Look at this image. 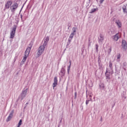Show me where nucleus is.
Returning <instances> with one entry per match:
<instances>
[{"instance_id": "f257e3e1", "label": "nucleus", "mask_w": 127, "mask_h": 127, "mask_svg": "<svg viewBox=\"0 0 127 127\" xmlns=\"http://www.w3.org/2000/svg\"><path fill=\"white\" fill-rule=\"evenodd\" d=\"M28 90V89L26 88L24 89L22 91L21 93L20 94V95L19 96L17 100V102H18V101H19V100H21V101H22V100H23V99H24V98H25V97H26V94H27V90Z\"/></svg>"}, {"instance_id": "f03ea898", "label": "nucleus", "mask_w": 127, "mask_h": 127, "mask_svg": "<svg viewBox=\"0 0 127 127\" xmlns=\"http://www.w3.org/2000/svg\"><path fill=\"white\" fill-rule=\"evenodd\" d=\"M46 48V46H44V45H43L42 46H40V47L38 48V53H37L38 56H40V55H42L43 52H44V49Z\"/></svg>"}, {"instance_id": "7ed1b4c3", "label": "nucleus", "mask_w": 127, "mask_h": 127, "mask_svg": "<svg viewBox=\"0 0 127 127\" xmlns=\"http://www.w3.org/2000/svg\"><path fill=\"white\" fill-rule=\"evenodd\" d=\"M17 7H18V3L16 2L14 3L10 7L11 12L14 13L15 10L17 9Z\"/></svg>"}, {"instance_id": "20e7f679", "label": "nucleus", "mask_w": 127, "mask_h": 127, "mask_svg": "<svg viewBox=\"0 0 127 127\" xmlns=\"http://www.w3.org/2000/svg\"><path fill=\"white\" fill-rule=\"evenodd\" d=\"M17 28V26H16V25H13L12 29L10 32V38L13 39L14 37V35H15V31H16Z\"/></svg>"}, {"instance_id": "39448f33", "label": "nucleus", "mask_w": 127, "mask_h": 127, "mask_svg": "<svg viewBox=\"0 0 127 127\" xmlns=\"http://www.w3.org/2000/svg\"><path fill=\"white\" fill-rule=\"evenodd\" d=\"M13 114H14V110H12L11 113L9 114V115L7 117L6 121L7 122H9L12 119V117H13Z\"/></svg>"}, {"instance_id": "423d86ee", "label": "nucleus", "mask_w": 127, "mask_h": 127, "mask_svg": "<svg viewBox=\"0 0 127 127\" xmlns=\"http://www.w3.org/2000/svg\"><path fill=\"white\" fill-rule=\"evenodd\" d=\"M122 46L123 49H124L125 51H126L127 48V43L126 40H122Z\"/></svg>"}, {"instance_id": "0eeeda50", "label": "nucleus", "mask_w": 127, "mask_h": 127, "mask_svg": "<svg viewBox=\"0 0 127 127\" xmlns=\"http://www.w3.org/2000/svg\"><path fill=\"white\" fill-rule=\"evenodd\" d=\"M12 4V1L9 0L7 1L6 3L5 4V8L8 9L9 8V6Z\"/></svg>"}, {"instance_id": "6e6552de", "label": "nucleus", "mask_w": 127, "mask_h": 127, "mask_svg": "<svg viewBox=\"0 0 127 127\" xmlns=\"http://www.w3.org/2000/svg\"><path fill=\"white\" fill-rule=\"evenodd\" d=\"M48 41H49V37L47 36L44 39V46H47V43H48Z\"/></svg>"}, {"instance_id": "1a4fd4ad", "label": "nucleus", "mask_w": 127, "mask_h": 127, "mask_svg": "<svg viewBox=\"0 0 127 127\" xmlns=\"http://www.w3.org/2000/svg\"><path fill=\"white\" fill-rule=\"evenodd\" d=\"M103 41H104V37L102 34L100 35V36L98 37V42L99 43H103Z\"/></svg>"}, {"instance_id": "9d476101", "label": "nucleus", "mask_w": 127, "mask_h": 127, "mask_svg": "<svg viewBox=\"0 0 127 127\" xmlns=\"http://www.w3.org/2000/svg\"><path fill=\"white\" fill-rule=\"evenodd\" d=\"M58 80H57V76H55L54 77V82L53 84V89H54V87L57 86Z\"/></svg>"}, {"instance_id": "9b49d317", "label": "nucleus", "mask_w": 127, "mask_h": 127, "mask_svg": "<svg viewBox=\"0 0 127 127\" xmlns=\"http://www.w3.org/2000/svg\"><path fill=\"white\" fill-rule=\"evenodd\" d=\"M28 56L27 54H24V56L23 57V59L21 62V64H24V62H25V61H26V59H27V57H28Z\"/></svg>"}, {"instance_id": "f8f14e48", "label": "nucleus", "mask_w": 127, "mask_h": 127, "mask_svg": "<svg viewBox=\"0 0 127 127\" xmlns=\"http://www.w3.org/2000/svg\"><path fill=\"white\" fill-rule=\"evenodd\" d=\"M112 38L113 40H115V41H118V40H119V39L120 38V37H119V34H116L112 37Z\"/></svg>"}, {"instance_id": "ddd939ff", "label": "nucleus", "mask_w": 127, "mask_h": 127, "mask_svg": "<svg viewBox=\"0 0 127 127\" xmlns=\"http://www.w3.org/2000/svg\"><path fill=\"white\" fill-rule=\"evenodd\" d=\"M105 76L106 80H107V82H109L108 80H110L111 79V74L105 72Z\"/></svg>"}, {"instance_id": "4468645a", "label": "nucleus", "mask_w": 127, "mask_h": 127, "mask_svg": "<svg viewBox=\"0 0 127 127\" xmlns=\"http://www.w3.org/2000/svg\"><path fill=\"white\" fill-rule=\"evenodd\" d=\"M115 23H116L117 25L118 26L119 28H121V27H122V22H121V21H120L119 20H116Z\"/></svg>"}, {"instance_id": "2eb2a0df", "label": "nucleus", "mask_w": 127, "mask_h": 127, "mask_svg": "<svg viewBox=\"0 0 127 127\" xmlns=\"http://www.w3.org/2000/svg\"><path fill=\"white\" fill-rule=\"evenodd\" d=\"M30 50H31V49L30 48L27 47L24 54H27V55H29V53H30Z\"/></svg>"}, {"instance_id": "dca6fc26", "label": "nucleus", "mask_w": 127, "mask_h": 127, "mask_svg": "<svg viewBox=\"0 0 127 127\" xmlns=\"http://www.w3.org/2000/svg\"><path fill=\"white\" fill-rule=\"evenodd\" d=\"M123 67L125 71H127V62H124L123 64Z\"/></svg>"}, {"instance_id": "f3484780", "label": "nucleus", "mask_w": 127, "mask_h": 127, "mask_svg": "<svg viewBox=\"0 0 127 127\" xmlns=\"http://www.w3.org/2000/svg\"><path fill=\"white\" fill-rule=\"evenodd\" d=\"M122 8H123V12H124V13H127V6L124 5V6L122 7Z\"/></svg>"}, {"instance_id": "a211bd4d", "label": "nucleus", "mask_w": 127, "mask_h": 127, "mask_svg": "<svg viewBox=\"0 0 127 127\" xmlns=\"http://www.w3.org/2000/svg\"><path fill=\"white\" fill-rule=\"evenodd\" d=\"M61 73L63 74V76H64L65 75V68L64 67H62L61 70Z\"/></svg>"}, {"instance_id": "6ab92c4d", "label": "nucleus", "mask_w": 127, "mask_h": 127, "mask_svg": "<svg viewBox=\"0 0 127 127\" xmlns=\"http://www.w3.org/2000/svg\"><path fill=\"white\" fill-rule=\"evenodd\" d=\"M97 10H98V8L91 9V11L89 13H94V12H95Z\"/></svg>"}, {"instance_id": "aec40b11", "label": "nucleus", "mask_w": 127, "mask_h": 127, "mask_svg": "<svg viewBox=\"0 0 127 127\" xmlns=\"http://www.w3.org/2000/svg\"><path fill=\"white\" fill-rule=\"evenodd\" d=\"M22 125V120H20L18 124V126L17 127H20V126Z\"/></svg>"}, {"instance_id": "412c9836", "label": "nucleus", "mask_w": 127, "mask_h": 127, "mask_svg": "<svg viewBox=\"0 0 127 127\" xmlns=\"http://www.w3.org/2000/svg\"><path fill=\"white\" fill-rule=\"evenodd\" d=\"M70 64L67 67V74H69V72L70 71V68L71 67V62H69Z\"/></svg>"}, {"instance_id": "4be33fe9", "label": "nucleus", "mask_w": 127, "mask_h": 127, "mask_svg": "<svg viewBox=\"0 0 127 127\" xmlns=\"http://www.w3.org/2000/svg\"><path fill=\"white\" fill-rule=\"evenodd\" d=\"M74 35H75V33H71V34L69 36V38H71V39H72L73 38V37H74Z\"/></svg>"}, {"instance_id": "5701e85b", "label": "nucleus", "mask_w": 127, "mask_h": 127, "mask_svg": "<svg viewBox=\"0 0 127 127\" xmlns=\"http://www.w3.org/2000/svg\"><path fill=\"white\" fill-rule=\"evenodd\" d=\"M96 52H98V51H99V50H98V48H99V45H98V44H96Z\"/></svg>"}, {"instance_id": "b1692460", "label": "nucleus", "mask_w": 127, "mask_h": 127, "mask_svg": "<svg viewBox=\"0 0 127 127\" xmlns=\"http://www.w3.org/2000/svg\"><path fill=\"white\" fill-rule=\"evenodd\" d=\"M76 29H77L76 27H73L72 28V30H73L72 33H75V32H76Z\"/></svg>"}, {"instance_id": "393cba45", "label": "nucleus", "mask_w": 127, "mask_h": 127, "mask_svg": "<svg viewBox=\"0 0 127 127\" xmlns=\"http://www.w3.org/2000/svg\"><path fill=\"white\" fill-rule=\"evenodd\" d=\"M33 45V44L32 43H30L29 45V47H28L31 48V49Z\"/></svg>"}, {"instance_id": "a878e982", "label": "nucleus", "mask_w": 127, "mask_h": 127, "mask_svg": "<svg viewBox=\"0 0 127 127\" xmlns=\"http://www.w3.org/2000/svg\"><path fill=\"white\" fill-rule=\"evenodd\" d=\"M67 26H68L67 29H69V28H70V27H71V23L70 22L68 23Z\"/></svg>"}, {"instance_id": "bb28decb", "label": "nucleus", "mask_w": 127, "mask_h": 127, "mask_svg": "<svg viewBox=\"0 0 127 127\" xmlns=\"http://www.w3.org/2000/svg\"><path fill=\"white\" fill-rule=\"evenodd\" d=\"M105 73H107L108 74H111V70H108V68L106 69V71Z\"/></svg>"}, {"instance_id": "cd10ccee", "label": "nucleus", "mask_w": 127, "mask_h": 127, "mask_svg": "<svg viewBox=\"0 0 127 127\" xmlns=\"http://www.w3.org/2000/svg\"><path fill=\"white\" fill-rule=\"evenodd\" d=\"M74 99H75V100H76L77 99V92H76L74 93Z\"/></svg>"}, {"instance_id": "c85d7f7f", "label": "nucleus", "mask_w": 127, "mask_h": 127, "mask_svg": "<svg viewBox=\"0 0 127 127\" xmlns=\"http://www.w3.org/2000/svg\"><path fill=\"white\" fill-rule=\"evenodd\" d=\"M112 65H113V63H112L111 62H110V63H109V67H110V68H111V69H112Z\"/></svg>"}, {"instance_id": "c756f323", "label": "nucleus", "mask_w": 127, "mask_h": 127, "mask_svg": "<svg viewBox=\"0 0 127 127\" xmlns=\"http://www.w3.org/2000/svg\"><path fill=\"white\" fill-rule=\"evenodd\" d=\"M111 52H112V49L111 48L109 49V50L108 51V54H110Z\"/></svg>"}, {"instance_id": "7c9ffc66", "label": "nucleus", "mask_w": 127, "mask_h": 127, "mask_svg": "<svg viewBox=\"0 0 127 127\" xmlns=\"http://www.w3.org/2000/svg\"><path fill=\"white\" fill-rule=\"evenodd\" d=\"M121 59V54H119L117 56V59Z\"/></svg>"}, {"instance_id": "2f4dec72", "label": "nucleus", "mask_w": 127, "mask_h": 127, "mask_svg": "<svg viewBox=\"0 0 127 127\" xmlns=\"http://www.w3.org/2000/svg\"><path fill=\"white\" fill-rule=\"evenodd\" d=\"M90 101H91V100H87L86 101V105H87L88 104H89V102H90Z\"/></svg>"}, {"instance_id": "473e14b6", "label": "nucleus", "mask_w": 127, "mask_h": 127, "mask_svg": "<svg viewBox=\"0 0 127 127\" xmlns=\"http://www.w3.org/2000/svg\"><path fill=\"white\" fill-rule=\"evenodd\" d=\"M99 64V67L100 68H102V67L103 66V64Z\"/></svg>"}, {"instance_id": "72a5a7b5", "label": "nucleus", "mask_w": 127, "mask_h": 127, "mask_svg": "<svg viewBox=\"0 0 127 127\" xmlns=\"http://www.w3.org/2000/svg\"><path fill=\"white\" fill-rule=\"evenodd\" d=\"M98 64H101V60L100 59V58H98Z\"/></svg>"}, {"instance_id": "f704fd0d", "label": "nucleus", "mask_w": 127, "mask_h": 127, "mask_svg": "<svg viewBox=\"0 0 127 127\" xmlns=\"http://www.w3.org/2000/svg\"><path fill=\"white\" fill-rule=\"evenodd\" d=\"M91 43H92V42L88 43V47H90V46H91Z\"/></svg>"}, {"instance_id": "c9c22d12", "label": "nucleus", "mask_w": 127, "mask_h": 127, "mask_svg": "<svg viewBox=\"0 0 127 127\" xmlns=\"http://www.w3.org/2000/svg\"><path fill=\"white\" fill-rule=\"evenodd\" d=\"M115 105H116V103H115L114 104V105H112V109L114 108V107H115Z\"/></svg>"}, {"instance_id": "e433bc0d", "label": "nucleus", "mask_w": 127, "mask_h": 127, "mask_svg": "<svg viewBox=\"0 0 127 127\" xmlns=\"http://www.w3.org/2000/svg\"><path fill=\"white\" fill-rule=\"evenodd\" d=\"M104 0H100V3H102V2H103Z\"/></svg>"}, {"instance_id": "4c0bfd02", "label": "nucleus", "mask_w": 127, "mask_h": 127, "mask_svg": "<svg viewBox=\"0 0 127 127\" xmlns=\"http://www.w3.org/2000/svg\"><path fill=\"white\" fill-rule=\"evenodd\" d=\"M72 39H68V42H69V43H71V40Z\"/></svg>"}, {"instance_id": "58836bf2", "label": "nucleus", "mask_w": 127, "mask_h": 127, "mask_svg": "<svg viewBox=\"0 0 127 127\" xmlns=\"http://www.w3.org/2000/svg\"><path fill=\"white\" fill-rule=\"evenodd\" d=\"M86 98H88V91L86 90Z\"/></svg>"}, {"instance_id": "ea45409f", "label": "nucleus", "mask_w": 127, "mask_h": 127, "mask_svg": "<svg viewBox=\"0 0 127 127\" xmlns=\"http://www.w3.org/2000/svg\"><path fill=\"white\" fill-rule=\"evenodd\" d=\"M23 6H24V5L22 6V7H21L20 12L21 11V10H22V8H23Z\"/></svg>"}, {"instance_id": "a19ab883", "label": "nucleus", "mask_w": 127, "mask_h": 127, "mask_svg": "<svg viewBox=\"0 0 127 127\" xmlns=\"http://www.w3.org/2000/svg\"><path fill=\"white\" fill-rule=\"evenodd\" d=\"M70 42H68H68H67V45H70Z\"/></svg>"}, {"instance_id": "79ce46f5", "label": "nucleus", "mask_w": 127, "mask_h": 127, "mask_svg": "<svg viewBox=\"0 0 127 127\" xmlns=\"http://www.w3.org/2000/svg\"><path fill=\"white\" fill-rule=\"evenodd\" d=\"M90 42H91V39L90 38H89L88 43H90Z\"/></svg>"}, {"instance_id": "37998d69", "label": "nucleus", "mask_w": 127, "mask_h": 127, "mask_svg": "<svg viewBox=\"0 0 127 127\" xmlns=\"http://www.w3.org/2000/svg\"><path fill=\"white\" fill-rule=\"evenodd\" d=\"M27 105H28V103H26V104L25 105V106L27 107Z\"/></svg>"}, {"instance_id": "c03bdc74", "label": "nucleus", "mask_w": 127, "mask_h": 127, "mask_svg": "<svg viewBox=\"0 0 127 127\" xmlns=\"http://www.w3.org/2000/svg\"><path fill=\"white\" fill-rule=\"evenodd\" d=\"M21 19L22 20V14L20 15Z\"/></svg>"}, {"instance_id": "a18cd8bd", "label": "nucleus", "mask_w": 127, "mask_h": 127, "mask_svg": "<svg viewBox=\"0 0 127 127\" xmlns=\"http://www.w3.org/2000/svg\"><path fill=\"white\" fill-rule=\"evenodd\" d=\"M66 48H69V45H68L67 44L66 45Z\"/></svg>"}, {"instance_id": "49530a36", "label": "nucleus", "mask_w": 127, "mask_h": 127, "mask_svg": "<svg viewBox=\"0 0 127 127\" xmlns=\"http://www.w3.org/2000/svg\"><path fill=\"white\" fill-rule=\"evenodd\" d=\"M123 98H124V99H127V97H126V96H123Z\"/></svg>"}, {"instance_id": "de8ad7c7", "label": "nucleus", "mask_w": 127, "mask_h": 127, "mask_svg": "<svg viewBox=\"0 0 127 127\" xmlns=\"http://www.w3.org/2000/svg\"><path fill=\"white\" fill-rule=\"evenodd\" d=\"M62 122V119L60 120V123H61Z\"/></svg>"}, {"instance_id": "09e8293b", "label": "nucleus", "mask_w": 127, "mask_h": 127, "mask_svg": "<svg viewBox=\"0 0 127 127\" xmlns=\"http://www.w3.org/2000/svg\"><path fill=\"white\" fill-rule=\"evenodd\" d=\"M83 50H84V49L82 48V51H83Z\"/></svg>"}, {"instance_id": "8fccbe9b", "label": "nucleus", "mask_w": 127, "mask_h": 127, "mask_svg": "<svg viewBox=\"0 0 127 127\" xmlns=\"http://www.w3.org/2000/svg\"><path fill=\"white\" fill-rule=\"evenodd\" d=\"M89 97H92V95H89Z\"/></svg>"}, {"instance_id": "3c124183", "label": "nucleus", "mask_w": 127, "mask_h": 127, "mask_svg": "<svg viewBox=\"0 0 127 127\" xmlns=\"http://www.w3.org/2000/svg\"><path fill=\"white\" fill-rule=\"evenodd\" d=\"M26 108V107L25 106V107H24V109H25Z\"/></svg>"}, {"instance_id": "603ef678", "label": "nucleus", "mask_w": 127, "mask_h": 127, "mask_svg": "<svg viewBox=\"0 0 127 127\" xmlns=\"http://www.w3.org/2000/svg\"><path fill=\"white\" fill-rule=\"evenodd\" d=\"M18 23V21L17 22V23Z\"/></svg>"}, {"instance_id": "864d4df0", "label": "nucleus", "mask_w": 127, "mask_h": 127, "mask_svg": "<svg viewBox=\"0 0 127 127\" xmlns=\"http://www.w3.org/2000/svg\"><path fill=\"white\" fill-rule=\"evenodd\" d=\"M101 120H102V117H101Z\"/></svg>"}]
</instances>
